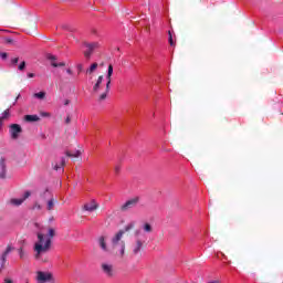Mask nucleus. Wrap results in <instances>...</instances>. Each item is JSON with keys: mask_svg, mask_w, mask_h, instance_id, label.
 Returning a JSON list of instances; mask_svg holds the SVG:
<instances>
[{"mask_svg": "<svg viewBox=\"0 0 283 283\" xmlns=\"http://www.w3.org/2000/svg\"><path fill=\"white\" fill-rule=\"evenodd\" d=\"M84 45L85 48H87V51L84 52L85 59H91L92 52H94V50H97V48H101V44H98V42H93V43L84 42Z\"/></svg>", "mask_w": 283, "mask_h": 283, "instance_id": "4", "label": "nucleus"}, {"mask_svg": "<svg viewBox=\"0 0 283 283\" xmlns=\"http://www.w3.org/2000/svg\"><path fill=\"white\" fill-rule=\"evenodd\" d=\"M6 262H8V256L2 254L1 255V269H3V266H6Z\"/></svg>", "mask_w": 283, "mask_h": 283, "instance_id": "28", "label": "nucleus"}, {"mask_svg": "<svg viewBox=\"0 0 283 283\" xmlns=\"http://www.w3.org/2000/svg\"><path fill=\"white\" fill-rule=\"evenodd\" d=\"M98 67V63H93L88 70H86V74H94L95 70Z\"/></svg>", "mask_w": 283, "mask_h": 283, "instance_id": "23", "label": "nucleus"}, {"mask_svg": "<svg viewBox=\"0 0 283 283\" xmlns=\"http://www.w3.org/2000/svg\"><path fill=\"white\" fill-rule=\"evenodd\" d=\"M30 196H32V193L30 191H25L23 198L10 199V205H13V207H21V205H23V202H25Z\"/></svg>", "mask_w": 283, "mask_h": 283, "instance_id": "7", "label": "nucleus"}, {"mask_svg": "<svg viewBox=\"0 0 283 283\" xmlns=\"http://www.w3.org/2000/svg\"><path fill=\"white\" fill-rule=\"evenodd\" d=\"M49 61H51V65L52 67H65V62H60V63H56V56L54 55H49L48 56Z\"/></svg>", "mask_w": 283, "mask_h": 283, "instance_id": "12", "label": "nucleus"}, {"mask_svg": "<svg viewBox=\"0 0 283 283\" xmlns=\"http://www.w3.org/2000/svg\"><path fill=\"white\" fill-rule=\"evenodd\" d=\"M38 282H50L52 280L51 273L38 272Z\"/></svg>", "mask_w": 283, "mask_h": 283, "instance_id": "10", "label": "nucleus"}, {"mask_svg": "<svg viewBox=\"0 0 283 283\" xmlns=\"http://www.w3.org/2000/svg\"><path fill=\"white\" fill-rule=\"evenodd\" d=\"M18 70H20V72H23V70H25V61H22L20 63V65L18 66Z\"/></svg>", "mask_w": 283, "mask_h": 283, "instance_id": "30", "label": "nucleus"}, {"mask_svg": "<svg viewBox=\"0 0 283 283\" xmlns=\"http://www.w3.org/2000/svg\"><path fill=\"white\" fill-rule=\"evenodd\" d=\"M144 231H145L146 233H151V231H153L151 224L145 223V224H144Z\"/></svg>", "mask_w": 283, "mask_h": 283, "instance_id": "27", "label": "nucleus"}, {"mask_svg": "<svg viewBox=\"0 0 283 283\" xmlns=\"http://www.w3.org/2000/svg\"><path fill=\"white\" fill-rule=\"evenodd\" d=\"M84 211H96V209H98V205L96 203V201H91L88 203H85L83 207Z\"/></svg>", "mask_w": 283, "mask_h": 283, "instance_id": "11", "label": "nucleus"}, {"mask_svg": "<svg viewBox=\"0 0 283 283\" xmlns=\"http://www.w3.org/2000/svg\"><path fill=\"white\" fill-rule=\"evenodd\" d=\"M56 235V231L54 228L49 229V233L45 237V234L38 232V242L34 244V251H35V260H41V255L43 253H48L50 249H52V238Z\"/></svg>", "mask_w": 283, "mask_h": 283, "instance_id": "1", "label": "nucleus"}, {"mask_svg": "<svg viewBox=\"0 0 283 283\" xmlns=\"http://www.w3.org/2000/svg\"><path fill=\"white\" fill-rule=\"evenodd\" d=\"M28 77H29V78H34V73H29V74H28Z\"/></svg>", "mask_w": 283, "mask_h": 283, "instance_id": "39", "label": "nucleus"}, {"mask_svg": "<svg viewBox=\"0 0 283 283\" xmlns=\"http://www.w3.org/2000/svg\"><path fill=\"white\" fill-rule=\"evenodd\" d=\"M33 96L34 98H40V101H43V98H45V92L35 93Z\"/></svg>", "mask_w": 283, "mask_h": 283, "instance_id": "26", "label": "nucleus"}, {"mask_svg": "<svg viewBox=\"0 0 283 283\" xmlns=\"http://www.w3.org/2000/svg\"><path fill=\"white\" fill-rule=\"evenodd\" d=\"M6 43H12V39L7 38V39H6Z\"/></svg>", "mask_w": 283, "mask_h": 283, "instance_id": "40", "label": "nucleus"}, {"mask_svg": "<svg viewBox=\"0 0 283 283\" xmlns=\"http://www.w3.org/2000/svg\"><path fill=\"white\" fill-rule=\"evenodd\" d=\"M17 63H19V57H13L11 59V64L14 66L17 65Z\"/></svg>", "mask_w": 283, "mask_h": 283, "instance_id": "32", "label": "nucleus"}, {"mask_svg": "<svg viewBox=\"0 0 283 283\" xmlns=\"http://www.w3.org/2000/svg\"><path fill=\"white\" fill-rule=\"evenodd\" d=\"M0 56H1V59L6 60V59H8V53H6V52L0 53Z\"/></svg>", "mask_w": 283, "mask_h": 283, "instance_id": "34", "label": "nucleus"}, {"mask_svg": "<svg viewBox=\"0 0 283 283\" xmlns=\"http://www.w3.org/2000/svg\"><path fill=\"white\" fill-rule=\"evenodd\" d=\"M66 72H67V74H72V70H70V69Z\"/></svg>", "mask_w": 283, "mask_h": 283, "instance_id": "42", "label": "nucleus"}, {"mask_svg": "<svg viewBox=\"0 0 283 283\" xmlns=\"http://www.w3.org/2000/svg\"><path fill=\"white\" fill-rule=\"evenodd\" d=\"M64 105H70V99H66V101L64 102Z\"/></svg>", "mask_w": 283, "mask_h": 283, "instance_id": "41", "label": "nucleus"}, {"mask_svg": "<svg viewBox=\"0 0 283 283\" xmlns=\"http://www.w3.org/2000/svg\"><path fill=\"white\" fill-rule=\"evenodd\" d=\"M65 123L66 125H70V123H72V117H70V115L66 117Z\"/></svg>", "mask_w": 283, "mask_h": 283, "instance_id": "35", "label": "nucleus"}, {"mask_svg": "<svg viewBox=\"0 0 283 283\" xmlns=\"http://www.w3.org/2000/svg\"><path fill=\"white\" fill-rule=\"evenodd\" d=\"M134 229V223H129L124 228V230H119L111 241V253L115 255H120L122 258L125 255V241H123V235L128 231Z\"/></svg>", "mask_w": 283, "mask_h": 283, "instance_id": "2", "label": "nucleus"}, {"mask_svg": "<svg viewBox=\"0 0 283 283\" xmlns=\"http://www.w3.org/2000/svg\"><path fill=\"white\" fill-rule=\"evenodd\" d=\"M9 132H10L11 138H12L13 140H17V138H19V136H20L21 133L23 132V128H21V125H19V124H12V125L10 126Z\"/></svg>", "mask_w": 283, "mask_h": 283, "instance_id": "5", "label": "nucleus"}, {"mask_svg": "<svg viewBox=\"0 0 283 283\" xmlns=\"http://www.w3.org/2000/svg\"><path fill=\"white\" fill-rule=\"evenodd\" d=\"M168 41H169V45H171L172 48H176V42H174V35H171V31H168Z\"/></svg>", "mask_w": 283, "mask_h": 283, "instance_id": "24", "label": "nucleus"}, {"mask_svg": "<svg viewBox=\"0 0 283 283\" xmlns=\"http://www.w3.org/2000/svg\"><path fill=\"white\" fill-rule=\"evenodd\" d=\"M32 209H33V211H34V210L41 211V209H43V207L40 206L39 202H35V203L33 205Z\"/></svg>", "mask_w": 283, "mask_h": 283, "instance_id": "29", "label": "nucleus"}, {"mask_svg": "<svg viewBox=\"0 0 283 283\" xmlns=\"http://www.w3.org/2000/svg\"><path fill=\"white\" fill-rule=\"evenodd\" d=\"M103 84V75H99L96 83L93 86V93L98 94V91L101 90V85Z\"/></svg>", "mask_w": 283, "mask_h": 283, "instance_id": "15", "label": "nucleus"}, {"mask_svg": "<svg viewBox=\"0 0 283 283\" xmlns=\"http://www.w3.org/2000/svg\"><path fill=\"white\" fill-rule=\"evenodd\" d=\"M40 198L41 200H44V202H48V200H52V198H54V195L50 189L45 188L40 192Z\"/></svg>", "mask_w": 283, "mask_h": 283, "instance_id": "9", "label": "nucleus"}, {"mask_svg": "<svg viewBox=\"0 0 283 283\" xmlns=\"http://www.w3.org/2000/svg\"><path fill=\"white\" fill-rule=\"evenodd\" d=\"M18 253L20 255V260H25V258H28V253L25 252V250H23V248H19Z\"/></svg>", "mask_w": 283, "mask_h": 283, "instance_id": "22", "label": "nucleus"}, {"mask_svg": "<svg viewBox=\"0 0 283 283\" xmlns=\"http://www.w3.org/2000/svg\"><path fill=\"white\" fill-rule=\"evenodd\" d=\"M41 116L49 117V116H50V113H46V112L41 113Z\"/></svg>", "mask_w": 283, "mask_h": 283, "instance_id": "37", "label": "nucleus"}, {"mask_svg": "<svg viewBox=\"0 0 283 283\" xmlns=\"http://www.w3.org/2000/svg\"><path fill=\"white\" fill-rule=\"evenodd\" d=\"M138 202H140V198L138 197L132 198L120 206V211L123 212L129 211V209H134V207H136Z\"/></svg>", "mask_w": 283, "mask_h": 283, "instance_id": "3", "label": "nucleus"}, {"mask_svg": "<svg viewBox=\"0 0 283 283\" xmlns=\"http://www.w3.org/2000/svg\"><path fill=\"white\" fill-rule=\"evenodd\" d=\"M24 120L27 123H36V122L41 120V118L38 115H25Z\"/></svg>", "mask_w": 283, "mask_h": 283, "instance_id": "16", "label": "nucleus"}, {"mask_svg": "<svg viewBox=\"0 0 283 283\" xmlns=\"http://www.w3.org/2000/svg\"><path fill=\"white\" fill-rule=\"evenodd\" d=\"M98 242H99V247L102 250H104L105 252L111 251L107 249V243L105 242V237H99Z\"/></svg>", "mask_w": 283, "mask_h": 283, "instance_id": "18", "label": "nucleus"}, {"mask_svg": "<svg viewBox=\"0 0 283 283\" xmlns=\"http://www.w3.org/2000/svg\"><path fill=\"white\" fill-rule=\"evenodd\" d=\"M12 251H14V248H12V245H8L7 249L4 250V252L2 253V255H10V253H12Z\"/></svg>", "mask_w": 283, "mask_h": 283, "instance_id": "25", "label": "nucleus"}, {"mask_svg": "<svg viewBox=\"0 0 283 283\" xmlns=\"http://www.w3.org/2000/svg\"><path fill=\"white\" fill-rule=\"evenodd\" d=\"M115 171H116V174H118L120 171V166H116Z\"/></svg>", "mask_w": 283, "mask_h": 283, "instance_id": "38", "label": "nucleus"}, {"mask_svg": "<svg viewBox=\"0 0 283 283\" xmlns=\"http://www.w3.org/2000/svg\"><path fill=\"white\" fill-rule=\"evenodd\" d=\"M77 72L81 74L83 72V64H77Z\"/></svg>", "mask_w": 283, "mask_h": 283, "instance_id": "33", "label": "nucleus"}, {"mask_svg": "<svg viewBox=\"0 0 283 283\" xmlns=\"http://www.w3.org/2000/svg\"><path fill=\"white\" fill-rule=\"evenodd\" d=\"M65 156H67V158H80L81 156V150H75V151H70V150H66L65 151Z\"/></svg>", "mask_w": 283, "mask_h": 283, "instance_id": "17", "label": "nucleus"}, {"mask_svg": "<svg viewBox=\"0 0 283 283\" xmlns=\"http://www.w3.org/2000/svg\"><path fill=\"white\" fill-rule=\"evenodd\" d=\"M112 74H114V66L112 64H109L107 75L112 76Z\"/></svg>", "mask_w": 283, "mask_h": 283, "instance_id": "31", "label": "nucleus"}, {"mask_svg": "<svg viewBox=\"0 0 283 283\" xmlns=\"http://www.w3.org/2000/svg\"><path fill=\"white\" fill-rule=\"evenodd\" d=\"M140 251H143V241L137 240L135 245L133 247V253H134V255H138V253H140Z\"/></svg>", "mask_w": 283, "mask_h": 283, "instance_id": "14", "label": "nucleus"}, {"mask_svg": "<svg viewBox=\"0 0 283 283\" xmlns=\"http://www.w3.org/2000/svg\"><path fill=\"white\" fill-rule=\"evenodd\" d=\"M106 88H105V92L102 93L99 96H98V103H103V101H105V98H107V94H109V85H112V75H106Z\"/></svg>", "mask_w": 283, "mask_h": 283, "instance_id": "6", "label": "nucleus"}, {"mask_svg": "<svg viewBox=\"0 0 283 283\" xmlns=\"http://www.w3.org/2000/svg\"><path fill=\"white\" fill-rule=\"evenodd\" d=\"M31 30H36V23L33 22V23L31 24Z\"/></svg>", "mask_w": 283, "mask_h": 283, "instance_id": "36", "label": "nucleus"}, {"mask_svg": "<svg viewBox=\"0 0 283 283\" xmlns=\"http://www.w3.org/2000/svg\"><path fill=\"white\" fill-rule=\"evenodd\" d=\"M59 202L54 197L46 201V211H54V207Z\"/></svg>", "mask_w": 283, "mask_h": 283, "instance_id": "13", "label": "nucleus"}, {"mask_svg": "<svg viewBox=\"0 0 283 283\" xmlns=\"http://www.w3.org/2000/svg\"><path fill=\"white\" fill-rule=\"evenodd\" d=\"M0 166H1V172H0V178H6V161L3 159H1L0 161Z\"/></svg>", "mask_w": 283, "mask_h": 283, "instance_id": "20", "label": "nucleus"}, {"mask_svg": "<svg viewBox=\"0 0 283 283\" xmlns=\"http://www.w3.org/2000/svg\"><path fill=\"white\" fill-rule=\"evenodd\" d=\"M6 118H10V109L4 111L0 116V125H3V120H6Z\"/></svg>", "mask_w": 283, "mask_h": 283, "instance_id": "19", "label": "nucleus"}, {"mask_svg": "<svg viewBox=\"0 0 283 283\" xmlns=\"http://www.w3.org/2000/svg\"><path fill=\"white\" fill-rule=\"evenodd\" d=\"M102 271L105 275L112 277L114 275V265L109 263H102Z\"/></svg>", "mask_w": 283, "mask_h": 283, "instance_id": "8", "label": "nucleus"}, {"mask_svg": "<svg viewBox=\"0 0 283 283\" xmlns=\"http://www.w3.org/2000/svg\"><path fill=\"white\" fill-rule=\"evenodd\" d=\"M62 167H65V158H64V157L61 158V165L55 164V165L53 166V169H54L55 171H59V169H62Z\"/></svg>", "mask_w": 283, "mask_h": 283, "instance_id": "21", "label": "nucleus"}]
</instances>
